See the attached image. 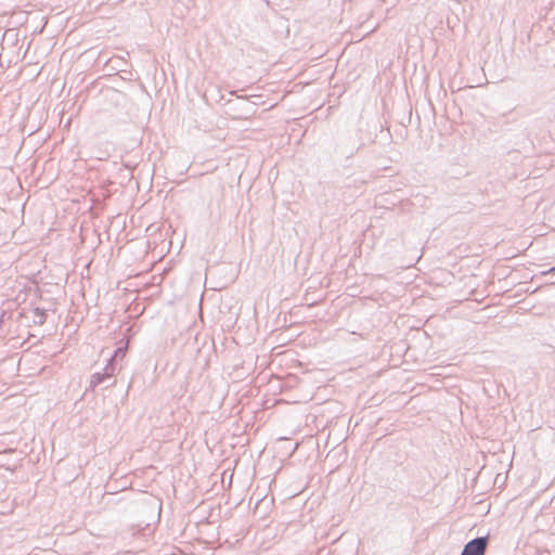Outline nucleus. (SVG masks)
I'll list each match as a JSON object with an SVG mask.
<instances>
[{
	"label": "nucleus",
	"instance_id": "1",
	"mask_svg": "<svg viewBox=\"0 0 555 555\" xmlns=\"http://www.w3.org/2000/svg\"><path fill=\"white\" fill-rule=\"evenodd\" d=\"M489 538L477 537L468 541L461 553V555H485L488 546Z\"/></svg>",
	"mask_w": 555,
	"mask_h": 555
},
{
	"label": "nucleus",
	"instance_id": "2",
	"mask_svg": "<svg viewBox=\"0 0 555 555\" xmlns=\"http://www.w3.org/2000/svg\"><path fill=\"white\" fill-rule=\"evenodd\" d=\"M117 371V363L109 359L105 367L102 370V374L108 380L115 376Z\"/></svg>",
	"mask_w": 555,
	"mask_h": 555
},
{
	"label": "nucleus",
	"instance_id": "3",
	"mask_svg": "<svg viewBox=\"0 0 555 555\" xmlns=\"http://www.w3.org/2000/svg\"><path fill=\"white\" fill-rule=\"evenodd\" d=\"M117 371V363L109 359L105 367L102 370V374L108 380L115 376Z\"/></svg>",
	"mask_w": 555,
	"mask_h": 555
},
{
	"label": "nucleus",
	"instance_id": "4",
	"mask_svg": "<svg viewBox=\"0 0 555 555\" xmlns=\"http://www.w3.org/2000/svg\"><path fill=\"white\" fill-rule=\"evenodd\" d=\"M34 313V323L37 325H42L47 320V313L44 309L41 308H35L33 310Z\"/></svg>",
	"mask_w": 555,
	"mask_h": 555
},
{
	"label": "nucleus",
	"instance_id": "5",
	"mask_svg": "<svg viewBox=\"0 0 555 555\" xmlns=\"http://www.w3.org/2000/svg\"><path fill=\"white\" fill-rule=\"evenodd\" d=\"M107 379L105 378V376L102 374V372H96L94 374H92L91 376V379H90V388L91 389H94L95 387L104 384Z\"/></svg>",
	"mask_w": 555,
	"mask_h": 555
},
{
	"label": "nucleus",
	"instance_id": "6",
	"mask_svg": "<svg viewBox=\"0 0 555 555\" xmlns=\"http://www.w3.org/2000/svg\"><path fill=\"white\" fill-rule=\"evenodd\" d=\"M126 351H127V344L125 346L118 347L114 351V354L109 359L117 363L118 360H122L125 358Z\"/></svg>",
	"mask_w": 555,
	"mask_h": 555
},
{
	"label": "nucleus",
	"instance_id": "7",
	"mask_svg": "<svg viewBox=\"0 0 555 555\" xmlns=\"http://www.w3.org/2000/svg\"><path fill=\"white\" fill-rule=\"evenodd\" d=\"M554 273H555V266L550 268L548 270L542 272L543 275L554 274Z\"/></svg>",
	"mask_w": 555,
	"mask_h": 555
}]
</instances>
